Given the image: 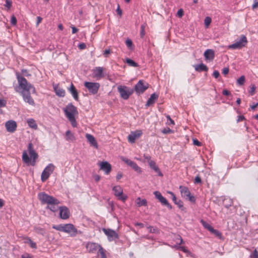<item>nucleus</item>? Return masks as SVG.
I'll use <instances>...</instances> for the list:
<instances>
[{"label": "nucleus", "instance_id": "1", "mask_svg": "<svg viewBox=\"0 0 258 258\" xmlns=\"http://www.w3.org/2000/svg\"><path fill=\"white\" fill-rule=\"evenodd\" d=\"M17 78L19 84V89L23 97H30L31 95H36L35 88L31 84L28 83L24 77L17 75Z\"/></svg>", "mask_w": 258, "mask_h": 258}, {"label": "nucleus", "instance_id": "2", "mask_svg": "<svg viewBox=\"0 0 258 258\" xmlns=\"http://www.w3.org/2000/svg\"><path fill=\"white\" fill-rule=\"evenodd\" d=\"M63 110L66 116L70 121L72 126L76 127L77 122L75 118V116L78 114L77 107L71 103L68 104L66 107L63 108Z\"/></svg>", "mask_w": 258, "mask_h": 258}, {"label": "nucleus", "instance_id": "3", "mask_svg": "<svg viewBox=\"0 0 258 258\" xmlns=\"http://www.w3.org/2000/svg\"><path fill=\"white\" fill-rule=\"evenodd\" d=\"M38 198L42 204L58 205L59 203L58 200L44 192L39 193Z\"/></svg>", "mask_w": 258, "mask_h": 258}, {"label": "nucleus", "instance_id": "4", "mask_svg": "<svg viewBox=\"0 0 258 258\" xmlns=\"http://www.w3.org/2000/svg\"><path fill=\"white\" fill-rule=\"evenodd\" d=\"M55 169V166L52 163L48 164L42 171L41 175V179L42 182L45 181L53 173Z\"/></svg>", "mask_w": 258, "mask_h": 258}, {"label": "nucleus", "instance_id": "5", "mask_svg": "<svg viewBox=\"0 0 258 258\" xmlns=\"http://www.w3.org/2000/svg\"><path fill=\"white\" fill-rule=\"evenodd\" d=\"M149 84L143 80H140L135 86L134 92L135 91L137 95H139L143 93L148 88Z\"/></svg>", "mask_w": 258, "mask_h": 258}, {"label": "nucleus", "instance_id": "6", "mask_svg": "<svg viewBox=\"0 0 258 258\" xmlns=\"http://www.w3.org/2000/svg\"><path fill=\"white\" fill-rule=\"evenodd\" d=\"M247 43V40L245 36L242 35L240 36L239 39L236 41L234 43L228 46L230 49H240L245 46Z\"/></svg>", "mask_w": 258, "mask_h": 258}, {"label": "nucleus", "instance_id": "7", "mask_svg": "<svg viewBox=\"0 0 258 258\" xmlns=\"http://www.w3.org/2000/svg\"><path fill=\"white\" fill-rule=\"evenodd\" d=\"M112 190L114 196L116 197L118 200L123 202L126 200L127 196L123 194V189L120 186H114L112 188Z\"/></svg>", "mask_w": 258, "mask_h": 258}, {"label": "nucleus", "instance_id": "8", "mask_svg": "<svg viewBox=\"0 0 258 258\" xmlns=\"http://www.w3.org/2000/svg\"><path fill=\"white\" fill-rule=\"evenodd\" d=\"M179 188L182 197L186 199H188V200L191 202L195 203L196 202L195 197L191 195L189 190L187 187L180 185L179 186Z\"/></svg>", "mask_w": 258, "mask_h": 258}, {"label": "nucleus", "instance_id": "9", "mask_svg": "<svg viewBox=\"0 0 258 258\" xmlns=\"http://www.w3.org/2000/svg\"><path fill=\"white\" fill-rule=\"evenodd\" d=\"M63 232L69 234L72 237L76 236L78 233H81V232L78 231L72 224H64Z\"/></svg>", "mask_w": 258, "mask_h": 258}, {"label": "nucleus", "instance_id": "10", "mask_svg": "<svg viewBox=\"0 0 258 258\" xmlns=\"http://www.w3.org/2000/svg\"><path fill=\"white\" fill-rule=\"evenodd\" d=\"M117 90L121 97H129L134 92V89L125 86H119Z\"/></svg>", "mask_w": 258, "mask_h": 258}, {"label": "nucleus", "instance_id": "11", "mask_svg": "<svg viewBox=\"0 0 258 258\" xmlns=\"http://www.w3.org/2000/svg\"><path fill=\"white\" fill-rule=\"evenodd\" d=\"M120 159L127 165L132 167L137 173H141L142 172L141 168L137 164L136 162L123 156L120 157Z\"/></svg>", "mask_w": 258, "mask_h": 258}, {"label": "nucleus", "instance_id": "12", "mask_svg": "<svg viewBox=\"0 0 258 258\" xmlns=\"http://www.w3.org/2000/svg\"><path fill=\"white\" fill-rule=\"evenodd\" d=\"M155 198L161 203V204L167 207L169 209H172V206L169 204L165 198L162 196V194L158 191H155L153 192Z\"/></svg>", "mask_w": 258, "mask_h": 258}, {"label": "nucleus", "instance_id": "13", "mask_svg": "<svg viewBox=\"0 0 258 258\" xmlns=\"http://www.w3.org/2000/svg\"><path fill=\"white\" fill-rule=\"evenodd\" d=\"M86 247L89 252L96 253L98 252L100 247L102 246L98 243L89 242L86 244Z\"/></svg>", "mask_w": 258, "mask_h": 258}, {"label": "nucleus", "instance_id": "14", "mask_svg": "<svg viewBox=\"0 0 258 258\" xmlns=\"http://www.w3.org/2000/svg\"><path fill=\"white\" fill-rule=\"evenodd\" d=\"M85 86L88 89L90 92H91L93 94H95L97 93L100 85L98 83L86 82L85 83Z\"/></svg>", "mask_w": 258, "mask_h": 258}, {"label": "nucleus", "instance_id": "15", "mask_svg": "<svg viewBox=\"0 0 258 258\" xmlns=\"http://www.w3.org/2000/svg\"><path fill=\"white\" fill-rule=\"evenodd\" d=\"M102 231L104 232L105 234L107 236L108 240L109 241H112L115 240V239L118 238L117 233L113 230L103 228Z\"/></svg>", "mask_w": 258, "mask_h": 258}, {"label": "nucleus", "instance_id": "16", "mask_svg": "<svg viewBox=\"0 0 258 258\" xmlns=\"http://www.w3.org/2000/svg\"><path fill=\"white\" fill-rule=\"evenodd\" d=\"M143 133L141 130H136L134 132H131V134L128 136L127 139L128 142L131 143H134L136 139H138Z\"/></svg>", "mask_w": 258, "mask_h": 258}, {"label": "nucleus", "instance_id": "17", "mask_svg": "<svg viewBox=\"0 0 258 258\" xmlns=\"http://www.w3.org/2000/svg\"><path fill=\"white\" fill-rule=\"evenodd\" d=\"M5 127L8 132L13 133L16 130V122L12 120H9L6 122Z\"/></svg>", "mask_w": 258, "mask_h": 258}, {"label": "nucleus", "instance_id": "18", "mask_svg": "<svg viewBox=\"0 0 258 258\" xmlns=\"http://www.w3.org/2000/svg\"><path fill=\"white\" fill-rule=\"evenodd\" d=\"M101 170L104 171L106 174H108L111 170V165L107 161H103L99 164Z\"/></svg>", "mask_w": 258, "mask_h": 258}, {"label": "nucleus", "instance_id": "19", "mask_svg": "<svg viewBox=\"0 0 258 258\" xmlns=\"http://www.w3.org/2000/svg\"><path fill=\"white\" fill-rule=\"evenodd\" d=\"M70 215V211L66 207H59V216L62 219H67L69 218Z\"/></svg>", "mask_w": 258, "mask_h": 258}, {"label": "nucleus", "instance_id": "20", "mask_svg": "<svg viewBox=\"0 0 258 258\" xmlns=\"http://www.w3.org/2000/svg\"><path fill=\"white\" fill-rule=\"evenodd\" d=\"M149 165L151 169L154 170V171L157 173L159 176H163V174L161 172L160 169L156 165L155 162L153 160H150L149 161Z\"/></svg>", "mask_w": 258, "mask_h": 258}, {"label": "nucleus", "instance_id": "21", "mask_svg": "<svg viewBox=\"0 0 258 258\" xmlns=\"http://www.w3.org/2000/svg\"><path fill=\"white\" fill-rule=\"evenodd\" d=\"M204 55L205 57L206 60H209L212 61L215 57V52L213 49H207L204 53Z\"/></svg>", "mask_w": 258, "mask_h": 258}, {"label": "nucleus", "instance_id": "22", "mask_svg": "<svg viewBox=\"0 0 258 258\" xmlns=\"http://www.w3.org/2000/svg\"><path fill=\"white\" fill-rule=\"evenodd\" d=\"M28 151L31 158H32V159H36L38 157V154L34 150L32 143H30L28 144Z\"/></svg>", "mask_w": 258, "mask_h": 258}, {"label": "nucleus", "instance_id": "23", "mask_svg": "<svg viewBox=\"0 0 258 258\" xmlns=\"http://www.w3.org/2000/svg\"><path fill=\"white\" fill-rule=\"evenodd\" d=\"M23 243L25 244H29L30 247L34 249L37 248V245L35 242L33 241L29 237L24 236L22 237Z\"/></svg>", "mask_w": 258, "mask_h": 258}, {"label": "nucleus", "instance_id": "24", "mask_svg": "<svg viewBox=\"0 0 258 258\" xmlns=\"http://www.w3.org/2000/svg\"><path fill=\"white\" fill-rule=\"evenodd\" d=\"M85 137L90 144L95 148H97V143L96 141L95 138L91 134H86Z\"/></svg>", "mask_w": 258, "mask_h": 258}, {"label": "nucleus", "instance_id": "25", "mask_svg": "<svg viewBox=\"0 0 258 258\" xmlns=\"http://www.w3.org/2000/svg\"><path fill=\"white\" fill-rule=\"evenodd\" d=\"M56 95L59 97H64L65 95V91L59 86H56L54 87Z\"/></svg>", "mask_w": 258, "mask_h": 258}, {"label": "nucleus", "instance_id": "26", "mask_svg": "<svg viewBox=\"0 0 258 258\" xmlns=\"http://www.w3.org/2000/svg\"><path fill=\"white\" fill-rule=\"evenodd\" d=\"M195 69L197 71L200 72L202 71L207 72L208 71V67L203 63L195 66Z\"/></svg>", "mask_w": 258, "mask_h": 258}, {"label": "nucleus", "instance_id": "27", "mask_svg": "<svg viewBox=\"0 0 258 258\" xmlns=\"http://www.w3.org/2000/svg\"><path fill=\"white\" fill-rule=\"evenodd\" d=\"M103 69L101 67H96L94 70V74L96 77H103L104 75L103 74Z\"/></svg>", "mask_w": 258, "mask_h": 258}, {"label": "nucleus", "instance_id": "28", "mask_svg": "<svg viewBox=\"0 0 258 258\" xmlns=\"http://www.w3.org/2000/svg\"><path fill=\"white\" fill-rule=\"evenodd\" d=\"M27 122L29 127L33 129L37 128V124L35 120L33 118H28L27 119Z\"/></svg>", "mask_w": 258, "mask_h": 258}, {"label": "nucleus", "instance_id": "29", "mask_svg": "<svg viewBox=\"0 0 258 258\" xmlns=\"http://www.w3.org/2000/svg\"><path fill=\"white\" fill-rule=\"evenodd\" d=\"M136 203L138 207L146 206H147V201L145 199H141L139 197L136 199Z\"/></svg>", "mask_w": 258, "mask_h": 258}, {"label": "nucleus", "instance_id": "30", "mask_svg": "<svg viewBox=\"0 0 258 258\" xmlns=\"http://www.w3.org/2000/svg\"><path fill=\"white\" fill-rule=\"evenodd\" d=\"M68 91L72 94L73 97H78L77 91L72 83L68 88Z\"/></svg>", "mask_w": 258, "mask_h": 258}, {"label": "nucleus", "instance_id": "31", "mask_svg": "<svg viewBox=\"0 0 258 258\" xmlns=\"http://www.w3.org/2000/svg\"><path fill=\"white\" fill-rule=\"evenodd\" d=\"M66 139L68 141H73L75 140V138L73 133L70 131L68 130L66 132Z\"/></svg>", "mask_w": 258, "mask_h": 258}, {"label": "nucleus", "instance_id": "32", "mask_svg": "<svg viewBox=\"0 0 258 258\" xmlns=\"http://www.w3.org/2000/svg\"><path fill=\"white\" fill-rule=\"evenodd\" d=\"M22 160H23V162L27 164H29L31 162V160H30V158L29 157V156L27 154V153L26 151H24L23 152Z\"/></svg>", "mask_w": 258, "mask_h": 258}, {"label": "nucleus", "instance_id": "33", "mask_svg": "<svg viewBox=\"0 0 258 258\" xmlns=\"http://www.w3.org/2000/svg\"><path fill=\"white\" fill-rule=\"evenodd\" d=\"M34 231L35 232L37 233V234H40L41 235H44L45 233V230L39 226H35L34 227Z\"/></svg>", "mask_w": 258, "mask_h": 258}, {"label": "nucleus", "instance_id": "34", "mask_svg": "<svg viewBox=\"0 0 258 258\" xmlns=\"http://www.w3.org/2000/svg\"><path fill=\"white\" fill-rule=\"evenodd\" d=\"M157 98H149L146 104V107H149L154 104L157 100Z\"/></svg>", "mask_w": 258, "mask_h": 258}, {"label": "nucleus", "instance_id": "35", "mask_svg": "<svg viewBox=\"0 0 258 258\" xmlns=\"http://www.w3.org/2000/svg\"><path fill=\"white\" fill-rule=\"evenodd\" d=\"M245 81V78L244 76H241L239 78H238L236 81L237 85L238 86H242L244 85Z\"/></svg>", "mask_w": 258, "mask_h": 258}, {"label": "nucleus", "instance_id": "36", "mask_svg": "<svg viewBox=\"0 0 258 258\" xmlns=\"http://www.w3.org/2000/svg\"><path fill=\"white\" fill-rule=\"evenodd\" d=\"M126 62L130 66L134 67H138V64L130 58H126Z\"/></svg>", "mask_w": 258, "mask_h": 258}, {"label": "nucleus", "instance_id": "37", "mask_svg": "<svg viewBox=\"0 0 258 258\" xmlns=\"http://www.w3.org/2000/svg\"><path fill=\"white\" fill-rule=\"evenodd\" d=\"M64 224H59L57 225H54L52 226V228L56 230L63 232L64 231Z\"/></svg>", "mask_w": 258, "mask_h": 258}, {"label": "nucleus", "instance_id": "38", "mask_svg": "<svg viewBox=\"0 0 258 258\" xmlns=\"http://www.w3.org/2000/svg\"><path fill=\"white\" fill-rule=\"evenodd\" d=\"M256 89V87L254 85L251 84L249 87V90H248V93L249 95L252 96L254 94L255 91Z\"/></svg>", "mask_w": 258, "mask_h": 258}, {"label": "nucleus", "instance_id": "39", "mask_svg": "<svg viewBox=\"0 0 258 258\" xmlns=\"http://www.w3.org/2000/svg\"><path fill=\"white\" fill-rule=\"evenodd\" d=\"M25 102L28 103L29 105L34 106L35 103L33 98H23Z\"/></svg>", "mask_w": 258, "mask_h": 258}, {"label": "nucleus", "instance_id": "40", "mask_svg": "<svg viewBox=\"0 0 258 258\" xmlns=\"http://www.w3.org/2000/svg\"><path fill=\"white\" fill-rule=\"evenodd\" d=\"M98 255L100 254L101 258H107L105 253V250L102 248V247H100L99 251L97 252Z\"/></svg>", "mask_w": 258, "mask_h": 258}, {"label": "nucleus", "instance_id": "41", "mask_svg": "<svg viewBox=\"0 0 258 258\" xmlns=\"http://www.w3.org/2000/svg\"><path fill=\"white\" fill-rule=\"evenodd\" d=\"M147 228L149 230L150 233H156L158 232V230L157 228L151 226H148Z\"/></svg>", "mask_w": 258, "mask_h": 258}, {"label": "nucleus", "instance_id": "42", "mask_svg": "<svg viewBox=\"0 0 258 258\" xmlns=\"http://www.w3.org/2000/svg\"><path fill=\"white\" fill-rule=\"evenodd\" d=\"M211 23V18L209 17H207L205 19L204 23L206 27L208 28Z\"/></svg>", "mask_w": 258, "mask_h": 258}, {"label": "nucleus", "instance_id": "43", "mask_svg": "<svg viewBox=\"0 0 258 258\" xmlns=\"http://www.w3.org/2000/svg\"><path fill=\"white\" fill-rule=\"evenodd\" d=\"M145 28H146V24H143L141 26V30L140 35L142 38H143L145 35Z\"/></svg>", "mask_w": 258, "mask_h": 258}, {"label": "nucleus", "instance_id": "44", "mask_svg": "<svg viewBox=\"0 0 258 258\" xmlns=\"http://www.w3.org/2000/svg\"><path fill=\"white\" fill-rule=\"evenodd\" d=\"M201 222L203 226L207 230H209L211 227V226L209 223L204 221L203 220H202Z\"/></svg>", "mask_w": 258, "mask_h": 258}, {"label": "nucleus", "instance_id": "45", "mask_svg": "<svg viewBox=\"0 0 258 258\" xmlns=\"http://www.w3.org/2000/svg\"><path fill=\"white\" fill-rule=\"evenodd\" d=\"M125 44L127 46V47L130 48V49H131L132 46H133V42H132V41L131 40V39H127L126 41H125Z\"/></svg>", "mask_w": 258, "mask_h": 258}, {"label": "nucleus", "instance_id": "46", "mask_svg": "<svg viewBox=\"0 0 258 258\" xmlns=\"http://www.w3.org/2000/svg\"><path fill=\"white\" fill-rule=\"evenodd\" d=\"M194 183L195 184H201L202 183V179L199 175H197L195 177V179H194Z\"/></svg>", "mask_w": 258, "mask_h": 258}, {"label": "nucleus", "instance_id": "47", "mask_svg": "<svg viewBox=\"0 0 258 258\" xmlns=\"http://www.w3.org/2000/svg\"><path fill=\"white\" fill-rule=\"evenodd\" d=\"M56 205H48L47 208L51 211L54 212L56 210Z\"/></svg>", "mask_w": 258, "mask_h": 258}, {"label": "nucleus", "instance_id": "48", "mask_svg": "<svg viewBox=\"0 0 258 258\" xmlns=\"http://www.w3.org/2000/svg\"><path fill=\"white\" fill-rule=\"evenodd\" d=\"M250 108L252 110H255V108L258 106V102H252L249 105Z\"/></svg>", "mask_w": 258, "mask_h": 258}, {"label": "nucleus", "instance_id": "49", "mask_svg": "<svg viewBox=\"0 0 258 258\" xmlns=\"http://www.w3.org/2000/svg\"><path fill=\"white\" fill-rule=\"evenodd\" d=\"M7 104V100L3 99L0 98V107H4L6 106Z\"/></svg>", "mask_w": 258, "mask_h": 258}, {"label": "nucleus", "instance_id": "50", "mask_svg": "<svg viewBox=\"0 0 258 258\" xmlns=\"http://www.w3.org/2000/svg\"><path fill=\"white\" fill-rule=\"evenodd\" d=\"M176 240L177 241L176 242L178 245H180L182 243L183 240L181 237L180 235L177 236Z\"/></svg>", "mask_w": 258, "mask_h": 258}, {"label": "nucleus", "instance_id": "51", "mask_svg": "<svg viewBox=\"0 0 258 258\" xmlns=\"http://www.w3.org/2000/svg\"><path fill=\"white\" fill-rule=\"evenodd\" d=\"M12 2L11 0H6L5 7L8 9H10L12 7Z\"/></svg>", "mask_w": 258, "mask_h": 258}, {"label": "nucleus", "instance_id": "52", "mask_svg": "<svg viewBox=\"0 0 258 258\" xmlns=\"http://www.w3.org/2000/svg\"><path fill=\"white\" fill-rule=\"evenodd\" d=\"M11 23L12 25H16L17 24V19L14 16H12L11 18Z\"/></svg>", "mask_w": 258, "mask_h": 258}, {"label": "nucleus", "instance_id": "53", "mask_svg": "<svg viewBox=\"0 0 258 258\" xmlns=\"http://www.w3.org/2000/svg\"><path fill=\"white\" fill-rule=\"evenodd\" d=\"M171 132L172 130L169 127L165 128L162 131V133L165 134H169L171 133Z\"/></svg>", "mask_w": 258, "mask_h": 258}, {"label": "nucleus", "instance_id": "54", "mask_svg": "<svg viewBox=\"0 0 258 258\" xmlns=\"http://www.w3.org/2000/svg\"><path fill=\"white\" fill-rule=\"evenodd\" d=\"M168 193L171 195L172 200L173 202L174 203V204L177 202L175 195L172 191H168Z\"/></svg>", "mask_w": 258, "mask_h": 258}, {"label": "nucleus", "instance_id": "55", "mask_svg": "<svg viewBox=\"0 0 258 258\" xmlns=\"http://www.w3.org/2000/svg\"><path fill=\"white\" fill-rule=\"evenodd\" d=\"M193 144L194 145L197 146H201L202 145V143L200 142H199L198 140L195 139H193Z\"/></svg>", "mask_w": 258, "mask_h": 258}, {"label": "nucleus", "instance_id": "56", "mask_svg": "<svg viewBox=\"0 0 258 258\" xmlns=\"http://www.w3.org/2000/svg\"><path fill=\"white\" fill-rule=\"evenodd\" d=\"M177 15H178V16L179 17H182V16L183 15V11L182 10V9H179L177 11Z\"/></svg>", "mask_w": 258, "mask_h": 258}, {"label": "nucleus", "instance_id": "57", "mask_svg": "<svg viewBox=\"0 0 258 258\" xmlns=\"http://www.w3.org/2000/svg\"><path fill=\"white\" fill-rule=\"evenodd\" d=\"M237 117H238L237 119V122L241 121L243 120L244 119H245V117L243 115H239V116H238Z\"/></svg>", "mask_w": 258, "mask_h": 258}, {"label": "nucleus", "instance_id": "58", "mask_svg": "<svg viewBox=\"0 0 258 258\" xmlns=\"http://www.w3.org/2000/svg\"><path fill=\"white\" fill-rule=\"evenodd\" d=\"M251 256L252 258H258V253L256 249H255L252 253Z\"/></svg>", "mask_w": 258, "mask_h": 258}, {"label": "nucleus", "instance_id": "59", "mask_svg": "<svg viewBox=\"0 0 258 258\" xmlns=\"http://www.w3.org/2000/svg\"><path fill=\"white\" fill-rule=\"evenodd\" d=\"M78 47L80 49H85L86 47V44L85 43H80V44H79Z\"/></svg>", "mask_w": 258, "mask_h": 258}, {"label": "nucleus", "instance_id": "60", "mask_svg": "<svg viewBox=\"0 0 258 258\" xmlns=\"http://www.w3.org/2000/svg\"><path fill=\"white\" fill-rule=\"evenodd\" d=\"M213 234L218 237H220L221 236V232H220L218 230L216 229Z\"/></svg>", "mask_w": 258, "mask_h": 258}, {"label": "nucleus", "instance_id": "61", "mask_svg": "<svg viewBox=\"0 0 258 258\" xmlns=\"http://www.w3.org/2000/svg\"><path fill=\"white\" fill-rule=\"evenodd\" d=\"M213 75L215 78H218L220 76V74L218 71L216 70L213 72Z\"/></svg>", "mask_w": 258, "mask_h": 258}, {"label": "nucleus", "instance_id": "62", "mask_svg": "<svg viewBox=\"0 0 258 258\" xmlns=\"http://www.w3.org/2000/svg\"><path fill=\"white\" fill-rule=\"evenodd\" d=\"M42 20V18L38 16L37 17V22H36V26H38L39 24L41 22Z\"/></svg>", "mask_w": 258, "mask_h": 258}, {"label": "nucleus", "instance_id": "63", "mask_svg": "<svg viewBox=\"0 0 258 258\" xmlns=\"http://www.w3.org/2000/svg\"><path fill=\"white\" fill-rule=\"evenodd\" d=\"M110 53V50L109 49H106L103 53V55L105 57H107V55Z\"/></svg>", "mask_w": 258, "mask_h": 258}, {"label": "nucleus", "instance_id": "64", "mask_svg": "<svg viewBox=\"0 0 258 258\" xmlns=\"http://www.w3.org/2000/svg\"><path fill=\"white\" fill-rule=\"evenodd\" d=\"M228 73H229V69L228 68H224L223 69L222 73L224 75H226L228 74Z\"/></svg>", "mask_w": 258, "mask_h": 258}]
</instances>
